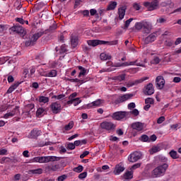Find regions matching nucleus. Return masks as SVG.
I'll return each instance as SVG.
<instances>
[{
    "mask_svg": "<svg viewBox=\"0 0 181 181\" xmlns=\"http://www.w3.org/2000/svg\"><path fill=\"white\" fill-rule=\"evenodd\" d=\"M146 63V59H144V61L141 62L139 59L134 62L116 63L115 64H112V62H107V68L100 70V73H105V71H114L115 70H117V67H127L128 66H138L140 67H145Z\"/></svg>",
    "mask_w": 181,
    "mask_h": 181,
    "instance_id": "nucleus-1",
    "label": "nucleus"
},
{
    "mask_svg": "<svg viewBox=\"0 0 181 181\" xmlns=\"http://www.w3.org/2000/svg\"><path fill=\"white\" fill-rule=\"evenodd\" d=\"M168 168H169V165H168V163L160 164L151 171L150 177L155 178L162 177V176H165V173H166Z\"/></svg>",
    "mask_w": 181,
    "mask_h": 181,
    "instance_id": "nucleus-2",
    "label": "nucleus"
},
{
    "mask_svg": "<svg viewBox=\"0 0 181 181\" xmlns=\"http://www.w3.org/2000/svg\"><path fill=\"white\" fill-rule=\"evenodd\" d=\"M87 43L88 46H92L93 47H95V46H98V45H107V46H115L118 45V40H112V41H104L100 40H88Z\"/></svg>",
    "mask_w": 181,
    "mask_h": 181,
    "instance_id": "nucleus-3",
    "label": "nucleus"
},
{
    "mask_svg": "<svg viewBox=\"0 0 181 181\" xmlns=\"http://www.w3.org/2000/svg\"><path fill=\"white\" fill-rule=\"evenodd\" d=\"M56 156H41L35 157L30 160V163H49V162H54Z\"/></svg>",
    "mask_w": 181,
    "mask_h": 181,
    "instance_id": "nucleus-4",
    "label": "nucleus"
},
{
    "mask_svg": "<svg viewBox=\"0 0 181 181\" xmlns=\"http://www.w3.org/2000/svg\"><path fill=\"white\" fill-rule=\"evenodd\" d=\"M10 33H18V35H21L23 37H25V35H26V31L25 29L22 28V26L20 25H14L11 27L10 29Z\"/></svg>",
    "mask_w": 181,
    "mask_h": 181,
    "instance_id": "nucleus-5",
    "label": "nucleus"
},
{
    "mask_svg": "<svg viewBox=\"0 0 181 181\" xmlns=\"http://www.w3.org/2000/svg\"><path fill=\"white\" fill-rule=\"evenodd\" d=\"M51 110L53 114H59L62 112V110H63V107H62V104L59 102H54L50 105Z\"/></svg>",
    "mask_w": 181,
    "mask_h": 181,
    "instance_id": "nucleus-6",
    "label": "nucleus"
},
{
    "mask_svg": "<svg viewBox=\"0 0 181 181\" xmlns=\"http://www.w3.org/2000/svg\"><path fill=\"white\" fill-rule=\"evenodd\" d=\"M141 156L142 155L141 154V153L138 151H134L130 155H129L128 160L129 162H132V163H134L135 162H138V160L141 159Z\"/></svg>",
    "mask_w": 181,
    "mask_h": 181,
    "instance_id": "nucleus-7",
    "label": "nucleus"
},
{
    "mask_svg": "<svg viewBox=\"0 0 181 181\" xmlns=\"http://www.w3.org/2000/svg\"><path fill=\"white\" fill-rule=\"evenodd\" d=\"M112 84L115 87H118V84H121L122 81H124L125 80V74H122L121 75H119L117 76H115L112 78Z\"/></svg>",
    "mask_w": 181,
    "mask_h": 181,
    "instance_id": "nucleus-8",
    "label": "nucleus"
},
{
    "mask_svg": "<svg viewBox=\"0 0 181 181\" xmlns=\"http://www.w3.org/2000/svg\"><path fill=\"white\" fill-rule=\"evenodd\" d=\"M100 127L103 129H106V131H113L117 126L111 122H103L101 123Z\"/></svg>",
    "mask_w": 181,
    "mask_h": 181,
    "instance_id": "nucleus-9",
    "label": "nucleus"
},
{
    "mask_svg": "<svg viewBox=\"0 0 181 181\" xmlns=\"http://www.w3.org/2000/svg\"><path fill=\"white\" fill-rule=\"evenodd\" d=\"M128 115L127 112H116L112 115V118L116 119L117 121H120V119H124Z\"/></svg>",
    "mask_w": 181,
    "mask_h": 181,
    "instance_id": "nucleus-10",
    "label": "nucleus"
},
{
    "mask_svg": "<svg viewBox=\"0 0 181 181\" xmlns=\"http://www.w3.org/2000/svg\"><path fill=\"white\" fill-rule=\"evenodd\" d=\"M165 78L162 76H158L156 78V86L158 90H163V87H165Z\"/></svg>",
    "mask_w": 181,
    "mask_h": 181,
    "instance_id": "nucleus-11",
    "label": "nucleus"
},
{
    "mask_svg": "<svg viewBox=\"0 0 181 181\" xmlns=\"http://www.w3.org/2000/svg\"><path fill=\"white\" fill-rule=\"evenodd\" d=\"M158 1H153L151 2H145L144 3V6L147 8L148 11H155V9H158Z\"/></svg>",
    "mask_w": 181,
    "mask_h": 181,
    "instance_id": "nucleus-12",
    "label": "nucleus"
},
{
    "mask_svg": "<svg viewBox=\"0 0 181 181\" xmlns=\"http://www.w3.org/2000/svg\"><path fill=\"white\" fill-rule=\"evenodd\" d=\"M124 170H125V165L122 163H119L115 165L113 173L116 176H118V175H121Z\"/></svg>",
    "mask_w": 181,
    "mask_h": 181,
    "instance_id": "nucleus-13",
    "label": "nucleus"
},
{
    "mask_svg": "<svg viewBox=\"0 0 181 181\" xmlns=\"http://www.w3.org/2000/svg\"><path fill=\"white\" fill-rule=\"evenodd\" d=\"M156 37H158V35L156 33H153L146 37L144 38V42L146 43V45H148V43L155 42L156 40Z\"/></svg>",
    "mask_w": 181,
    "mask_h": 181,
    "instance_id": "nucleus-14",
    "label": "nucleus"
},
{
    "mask_svg": "<svg viewBox=\"0 0 181 181\" xmlns=\"http://www.w3.org/2000/svg\"><path fill=\"white\" fill-rule=\"evenodd\" d=\"M39 74L40 76L43 77H56L57 76V71L53 69L51 70L49 72L42 71L40 69L39 70Z\"/></svg>",
    "mask_w": 181,
    "mask_h": 181,
    "instance_id": "nucleus-15",
    "label": "nucleus"
},
{
    "mask_svg": "<svg viewBox=\"0 0 181 181\" xmlns=\"http://www.w3.org/2000/svg\"><path fill=\"white\" fill-rule=\"evenodd\" d=\"M145 80H148V78H141L134 81H129L126 83V86L127 87H128V88H129V87H133V86H137V84H141V83H144Z\"/></svg>",
    "mask_w": 181,
    "mask_h": 181,
    "instance_id": "nucleus-16",
    "label": "nucleus"
},
{
    "mask_svg": "<svg viewBox=\"0 0 181 181\" xmlns=\"http://www.w3.org/2000/svg\"><path fill=\"white\" fill-rule=\"evenodd\" d=\"M40 135H42V132L40 130L34 129L30 132L28 138L31 139H37V136H40Z\"/></svg>",
    "mask_w": 181,
    "mask_h": 181,
    "instance_id": "nucleus-17",
    "label": "nucleus"
},
{
    "mask_svg": "<svg viewBox=\"0 0 181 181\" xmlns=\"http://www.w3.org/2000/svg\"><path fill=\"white\" fill-rule=\"evenodd\" d=\"M39 34H34L31 37H30L28 41L25 42V46H30L35 45V42L39 39Z\"/></svg>",
    "mask_w": 181,
    "mask_h": 181,
    "instance_id": "nucleus-18",
    "label": "nucleus"
},
{
    "mask_svg": "<svg viewBox=\"0 0 181 181\" xmlns=\"http://www.w3.org/2000/svg\"><path fill=\"white\" fill-rule=\"evenodd\" d=\"M134 97V95L132 93H127L124 94L118 98L119 103H125V101H128V100H131Z\"/></svg>",
    "mask_w": 181,
    "mask_h": 181,
    "instance_id": "nucleus-19",
    "label": "nucleus"
},
{
    "mask_svg": "<svg viewBox=\"0 0 181 181\" xmlns=\"http://www.w3.org/2000/svg\"><path fill=\"white\" fill-rule=\"evenodd\" d=\"M155 93V89L153 88V84L148 83L146 86V89L144 90V93L146 94V95H152Z\"/></svg>",
    "mask_w": 181,
    "mask_h": 181,
    "instance_id": "nucleus-20",
    "label": "nucleus"
},
{
    "mask_svg": "<svg viewBox=\"0 0 181 181\" xmlns=\"http://www.w3.org/2000/svg\"><path fill=\"white\" fill-rule=\"evenodd\" d=\"M18 108H15L13 110H8L4 115V118L5 119H8L9 118H12V117H15V115H16V113L18 112Z\"/></svg>",
    "mask_w": 181,
    "mask_h": 181,
    "instance_id": "nucleus-21",
    "label": "nucleus"
},
{
    "mask_svg": "<svg viewBox=\"0 0 181 181\" xmlns=\"http://www.w3.org/2000/svg\"><path fill=\"white\" fill-rule=\"evenodd\" d=\"M103 103H104V101L98 99L91 103L88 104L87 107L88 108H94L95 107H101L103 105Z\"/></svg>",
    "mask_w": 181,
    "mask_h": 181,
    "instance_id": "nucleus-22",
    "label": "nucleus"
},
{
    "mask_svg": "<svg viewBox=\"0 0 181 181\" xmlns=\"http://www.w3.org/2000/svg\"><path fill=\"white\" fill-rule=\"evenodd\" d=\"M151 30H152V24L149 22L144 21V24L143 26V33H150Z\"/></svg>",
    "mask_w": 181,
    "mask_h": 181,
    "instance_id": "nucleus-23",
    "label": "nucleus"
},
{
    "mask_svg": "<svg viewBox=\"0 0 181 181\" xmlns=\"http://www.w3.org/2000/svg\"><path fill=\"white\" fill-rule=\"evenodd\" d=\"M126 11L127 7L125 6H122L118 8L119 19L120 21H122V19L124 18Z\"/></svg>",
    "mask_w": 181,
    "mask_h": 181,
    "instance_id": "nucleus-24",
    "label": "nucleus"
},
{
    "mask_svg": "<svg viewBox=\"0 0 181 181\" xmlns=\"http://www.w3.org/2000/svg\"><path fill=\"white\" fill-rule=\"evenodd\" d=\"M132 127L136 131H142L144 129V124L139 122H134L132 124Z\"/></svg>",
    "mask_w": 181,
    "mask_h": 181,
    "instance_id": "nucleus-25",
    "label": "nucleus"
},
{
    "mask_svg": "<svg viewBox=\"0 0 181 181\" xmlns=\"http://www.w3.org/2000/svg\"><path fill=\"white\" fill-rule=\"evenodd\" d=\"M71 45L72 47H77V45H78V37L77 36L71 37Z\"/></svg>",
    "mask_w": 181,
    "mask_h": 181,
    "instance_id": "nucleus-26",
    "label": "nucleus"
},
{
    "mask_svg": "<svg viewBox=\"0 0 181 181\" xmlns=\"http://www.w3.org/2000/svg\"><path fill=\"white\" fill-rule=\"evenodd\" d=\"M117 1H110L107 6V11H114L117 8Z\"/></svg>",
    "mask_w": 181,
    "mask_h": 181,
    "instance_id": "nucleus-27",
    "label": "nucleus"
},
{
    "mask_svg": "<svg viewBox=\"0 0 181 181\" xmlns=\"http://www.w3.org/2000/svg\"><path fill=\"white\" fill-rule=\"evenodd\" d=\"M78 70H80L78 77H82V76H86L87 74V69L86 68L79 66H78Z\"/></svg>",
    "mask_w": 181,
    "mask_h": 181,
    "instance_id": "nucleus-28",
    "label": "nucleus"
},
{
    "mask_svg": "<svg viewBox=\"0 0 181 181\" xmlns=\"http://www.w3.org/2000/svg\"><path fill=\"white\" fill-rule=\"evenodd\" d=\"M132 177H134V173H132V171H127L124 175V178L126 179V180H129L132 179Z\"/></svg>",
    "mask_w": 181,
    "mask_h": 181,
    "instance_id": "nucleus-29",
    "label": "nucleus"
},
{
    "mask_svg": "<svg viewBox=\"0 0 181 181\" xmlns=\"http://www.w3.org/2000/svg\"><path fill=\"white\" fill-rule=\"evenodd\" d=\"M100 57V59L103 61L111 59V55L105 52L101 53Z\"/></svg>",
    "mask_w": 181,
    "mask_h": 181,
    "instance_id": "nucleus-30",
    "label": "nucleus"
},
{
    "mask_svg": "<svg viewBox=\"0 0 181 181\" xmlns=\"http://www.w3.org/2000/svg\"><path fill=\"white\" fill-rule=\"evenodd\" d=\"M73 127H74V122L73 121L69 122L68 124L65 125L64 132H66V131H70V129H73Z\"/></svg>",
    "mask_w": 181,
    "mask_h": 181,
    "instance_id": "nucleus-31",
    "label": "nucleus"
},
{
    "mask_svg": "<svg viewBox=\"0 0 181 181\" xmlns=\"http://www.w3.org/2000/svg\"><path fill=\"white\" fill-rule=\"evenodd\" d=\"M160 147L159 146H153L150 150L149 153L151 155H153V153H156L157 152H160Z\"/></svg>",
    "mask_w": 181,
    "mask_h": 181,
    "instance_id": "nucleus-32",
    "label": "nucleus"
},
{
    "mask_svg": "<svg viewBox=\"0 0 181 181\" xmlns=\"http://www.w3.org/2000/svg\"><path fill=\"white\" fill-rule=\"evenodd\" d=\"M144 22L145 21H141V22L136 23L135 24V29L136 30H141V29L144 30Z\"/></svg>",
    "mask_w": 181,
    "mask_h": 181,
    "instance_id": "nucleus-33",
    "label": "nucleus"
},
{
    "mask_svg": "<svg viewBox=\"0 0 181 181\" xmlns=\"http://www.w3.org/2000/svg\"><path fill=\"white\" fill-rule=\"evenodd\" d=\"M39 103L42 104H46V103H49V98L46 96H40L38 98Z\"/></svg>",
    "mask_w": 181,
    "mask_h": 181,
    "instance_id": "nucleus-34",
    "label": "nucleus"
},
{
    "mask_svg": "<svg viewBox=\"0 0 181 181\" xmlns=\"http://www.w3.org/2000/svg\"><path fill=\"white\" fill-rule=\"evenodd\" d=\"M48 169L52 170L53 172H56L59 170V165L57 164H51L47 166Z\"/></svg>",
    "mask_w": 181,
    "mask_h": 181,
    "instance_id": "nucleus-35",
    "label": "nucleus"
},
{
    "mask_svg": "<svg viewBox=\"0 0 181 181\" xmlns=\"http://www.w3.org/2000/svg\"><path fill=\"white\" fill-rule=\"evenodd\" d=\"M42 173H43V170H42V168L31 170L29 171V173H33V175H42Z\"/></svg>",
    "mask_w": 181,
    "mask_h": 181,
    "instance_id": "nucleus-36",
    "label": "nucleus"
},
{
    "mask_svg": "<svg viewBox=\"0 0 181 181\" xmlns=\"http://www.w3.org/2000/svg\"><path fill=\"white\" fill-rule=\"evenodd\" d=\"M158 163H162L161 165H163V163H168V158L163 156H158Z\"/></svg>",
    "mask_w": 181,
    "mask_h": 181,
    "instance_id": "nucleus-37",
    "label": "nucleus"
},
{
    "mask_svg": "<svg viewBox=\"0 0 181 181\" xmlns=\"http://www.w3.org/2000/svg\"><path fill=\"white\" fill-rule=\"evenodd\" d=\"M139 140L141 141V142H150L149 136L146 134L141 135Z\"/></svg>",
    "mask_w": 181,
    "mask_h": 181,
    "instance_id": "nucleus-38",
    "label": "nucleus"
},
{
    "mask_svg": "<svg viewBox=\"0 0 181 181\" xmlns=\"http://www.w3.org/2000/svg\"><path fill=\"white\" fill-rule=\"evenodd\" d=\"M44 113L45 110L43 109V107H40L37 110L36 115L37 117H42V115H43Z\"/></svg>",
    "mask_w": 181,
    "mask_h": 181,
    "instance_id": "nucleus-39",
    "label": "nucleus"
},
{
    "mask_svg": "<svg viewBox=\"0 0 181 181\" xmlns=\"http://www.w3.org/2000/svg\"><path fill=\"white\" fill-rule=\"evenodd\" d=\"M83 169L84 168L83 165H78V167L74 168L73 170L76 173H81V171L83 170Z\"/></svg>",
    "mask_w": 181,
    "mask_h": 181,
    "instance_id": "nucleus-40",
    "label": "nucleus"
},
{
    "mask_svg": "<svg viewBox=\"0 0 181 181\" xmlns=\"http://www.w3.org/2000/svg\"><path fill=\"white\" fill-rule=\"evenodd\" d=\"M151 64H159L160 63V59L158 57H155L151 61Z\"/></svg>",
    "mask_w": 181,
    "mask_h": 181,
    "instance_id": "nucleus-41",
    "label": "nucleus"
},
{
    "mask_svg": "<svg viewBox=\"0 0 181 181\" xmlns=\"http://www.w3.org/2000/svg\"><path fill=\"white\" fill-rule=\"evenodd\" d=\"M170 156H171L173 159H177V158H179V156H177V152L175 151H171L170 152Z\"/></svg>",
    "mask_w": 181,
    "mask_h": 181,
    "instance_id": "nucleus-42",
    "label": "nucleus"
},
{
    "mask_svg": "<svg viewBox=\"0 0 181 181\" xmlns=\"http://www.w3.org/2000/svg\"><path fill=\"white\" fill-rule=\"evenodd\" d=\"M138 168H141V163H137L134 165H133L132 166V168H130V170L131 172L134 173V171L136 170V169H138Z\"/></svg>",
    "mask_w": 181,
    "mask_h": 181,
    "instance_id": "nucleus-43",
    "label": "nucleus"
},
{
    "mask_svg": "<svg viewBox=\"0 0 181 181\" xmlns=\"http://www.w3.org/2000/svg\"><path fill=\"white\" fill-rule=\"evenodd\" d=\"M167 19L165 17H160L159 18L157 19V23H165Z\"/></svg>",
    "mask_w": 181,
    "mask_h": 181,
    "instance_id": "nucleus-44",
    "label": "nucleus"
},
{
    "mask_svg": "<svg viewBox=\"0 0 181 181\" xmlns=\"http://www.w3.org/2000/svg\"><path fill=\"white\" fill-rule=\"evenodd\" d=\"M132 21H134V18H129V20H127L124 23V28H129V25L131 24V22H132Z\"/></svg>",
    "mask_w": 181,
    "mask_h": 181,
    "instance_id": "nucleus-45",
    "label": "nucleus"
},
{
    "mask_svg": "<svg viewBox=\"0 0 181 181\" xmlns=\"http://www.w3.org/2000/svg\"><path fill=\"white\" fill-rule=\"evenodd\" d=\"M81 103V100H80L78 98L74 99V105L76 107L78 105Z\"/></svg>",
    "mask_w": 181,
    "mask_h": 181,
    "instance_id": "nucleus-46",
    "label": "nucleus"
},
{
    "mask_svg": "<svg viewBox=\"0 0 181 181\" xmlns=\"http://www.w3.org/2000/svg\"><path fill=\"white\" fill-rule=\"evenodd\" d=\"M130 114H132L134 117H137V115H139V111L137 109H134L130 112Z\"/></svg>",
    "mask_w": 181,
    "mask_h": 181,
    "instance_id": "nucleus-47",
    "label": "nucleus"
},
{
    "mask_svg": "<svg viewBox=\"0 0 181 181\" xmlns=\"http://www.w3.org/2000/svg\"><path fill=\"white\" fill-rule=\"evenodd\" d=\"M145 103L151 105V104H153V98H148L145 100Z\"/></svg>",
    "mask_w": 181,
    "mask_h": 181,
    "instance_id": "nucleus-48",
    "label": "nucleus"
},
{
    "mask_svg": "<svg viewBox=\"0 0 181 181\" xmlns=\"http://www.w3.org/2000/svg\"><path fill=\"white\" fill-rule=\"evenodd\" d=\"M165 46H168L169 47L173 46V41L170 40H168L165 42Z\"/></svg>",
    "mask_w": 181,
    "mask_h": 181,
    "instance_id": "nucleus-49",
    "label": "nucleus"
},
{
    "mask_svg": "<svg viewBox=\"0 0 181 181\" xmlns=\"http://www.w3.org/2000/svg\"><path fill=\"white\" fill-rule=\"evenodd\" d=\"M67 148L73 151V149H76V146L73 143H69L67 146Z\"/></svg>",
    "mask_w": 181,
    "mask_h": 181,
    "instance_id": "nucleus-50",
    "label": "nucleus"
},
{
    "mask_svg": "<svg viewBox=\"0 0 181 181\" xmlns=\"http://www.w3.org/2000/svg\"><path fill=\"white\" fill-rule=\"evenodd\" d=\"M78 177L80 179H86L87 177V172H83L79 174Z\"/></svg>",
    "mask_w": 181,
    "mask_h": 181,
    "instance_id": "nucleus-51",
    "label": "nucleus"
},
{
    "mask_svg": "<svg viewBox=\"0 0 181 181\" xmlns=\"http://www.w3.org/2000/svg\"><path fill=\"white\" fill-rule=\"evenodd\" d=\"M52 98H55L56 100H63V98H64V95H54Z\"/></svg>",
    "mask_w": 181,
    "mask_h": 181,
    "instance_id": "nucleus-52",
    "label": "nucleus"
},
{
    "mask_svg": "<svg viewBox=\"0 0 181 181\" xmlns=\"http://www.w3.org/2000/svg\"><path fill=\"white\" fill-rule=\"evenodd\" d=\"M90 152L89 151H84L82 154H81L80 158L81 159H83V158H86L87 155H89Z\"/></svg>",
    "mask_w": 181,
    "mask_h": 181,
    "instance_id": "nucleus-53",
    "label": "nucleus"
},
{
    "mask_svg": "<svg viewBox=\"0 0 181 181\" xmlns=\"http://www.w3.org/2000/svg\"><path fill=\"white\" fill-rule=\"evenodd\" d=\"M16 22H18V23H21V25H24L25 23V20H23V18H16Z\"/></svg>",
    "mask_w": 181,
    "mask_h": 181,
    "instance_id": "nucleus-54",
    "label": "nucleus"
},
{
    "mask_svg": "<svg viewBox=\"0 0 181 181\" xmlns=\"http://www.w3.org/2000/svg\"><path fill=\"white\" fill-rule=\"evenodd\" d=\"M66 52H67V49L66 48V45H62L60 53H66Z\"/></svg>",
    "mask_w": 181,
    "mask_h": 181,
    "instance_id": "nucleus-55",
    "label": "nucleus"
},
{
    "mask_svg": "<svg viewBox=\"0 0 181 181\" xmlns=\"http://www.w3.org/2000/svg\"><path fill=\"white\" fill-rule=\"evenodd\" d=\"M156 139H157L156 135L153 134V135L151 136V137L149 139V141H150V142L151 141V142H155V141H156Z\"/></svg>",
    "mask_w": 181,
    "mask_h": 181,
    "instance_id": "nucleus-56",
    "label": "nucleus"
},
{
    "mask_svg": "<svg viewBox=\"0 0 181 181\" xmlns=\"http://www.w3.org/2000/svg\"><path fill=\"white\" fill-rule=\"evenodd\" d=\"M165 121V117L161 116L160 117L158 120H157V123L158 124H162V122H163Z\"/></svg>",
    "mask_w": 181,
    "mask_h": 181,
    "instance_id": "nucleus-57",
    "label": "nucleus"
},
{
    "mask_svg": "<svg viewBox=\"0 0 181 181\" xmlns=\"http://www.w3.org/2000/svg\"><path fill=\"white\" fill-rule=\"evenodd\" d=\"M136 105H135V103H130L129 105H128V109L129 110H132L134 108H135Z\"/></svg>",
    "mask_w": 181,
    "mask_h": 181,
    "instance_id": "nucleus-58",
    "label": "nucleus"
},
{
    "mask_svg": "<svg viewBox=\"0 0 181 181\" xmlns=\"http://www.w3.org/2000/svg\"><path fill=\"white\" fill-rule=\"evenodd\" d=\"M26 108L32 111V110H35V104H29L27 105Z\"/></svg>",
    "mask_w": 181,
    "mask_h": 181,
    "instance_id": "nucleus-59",
    "label": "nucleus"
},
{
    "mask_svg": "<svg viewBox=\"0 0 181 181\" xmlns=\"http://www.w3.org/2000/svg\"><path fill=\"white\" fill-rule=\"evenodd\" d=\"M20 84H21V83H19V82H16V83H14L13 85H11V86H13V88L14 90H16V89L19 87Z\"/></svg>",
    "mask_w": 181,
    "mask_h": 181,
    "instance_id": "nucleus-60",
    "label": "nucleus"
},
{
    "mask_svg": "<svg viewBox=\"0 0 181 181\" xmlns=\"http://www.w3.org/2000/svg\"><path fill=\"white\" fill-rule=\"evenodd\" d=\"M66 177H67V176L64 175L58 177L57 180L58 181H64L65 179H66Z\"/></svg>",
    "mask_w": 181,
    "mask_h": 181,
    "instance_id": "nucleus-61",
    "label": "nucleus"
},
{
    "mask_svg": "<svg viewBox=\"0 0 181 181\" xmlns=\"http://www.w3.org/2000/svg\"><path fill=\"white\" fill-rule=\"evenodd\" d=\"M23 156H24V158H29V151L25 150L23 152Z\"/></svg>",
    "mask_w": 181,
    "mask_h": 181,
    "instance_id": "nucleus-62",
    "label": "nucleus"
},
{
    "mask_svg": "<svg viewBox=\"0 0 181 181\" xmlns=\"http://www.w3.org/2000/svg\"><path fill=\"white\" fill-rule=\"evenodd\" d=\"M173 81V83H180L181 78H180V77H174Z\"/></svg>",
    "mask_w": 181,
    "mask_h": 181,
    "instance_id": "nucleus-63",
    "label": "nucleus"
},
{
    "mask_svg": "<svg viewBox=\"0 0 181 181\" xmlns=\"http://www.w3.org/2000/svg\"><path fill=\"white\" fill-rule=\"evenodd\" d=\"M180 43H181V37L177 38L175 42V46H177V45H180Z\"/></svg>",
    "mask_w": 181,
    "mask_h": 181,
    "instance_id": "nucleus-64",
    "label": "nucleus"
}]
</instances>
